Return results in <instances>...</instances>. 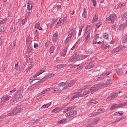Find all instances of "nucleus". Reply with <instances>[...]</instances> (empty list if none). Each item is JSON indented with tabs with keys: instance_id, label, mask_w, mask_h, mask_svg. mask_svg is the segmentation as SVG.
I'll return each instance as SVG.
<instances>
[{
	"instance_id": "obj_31",
	"label": "nucleus",
	"mask_w": 127,
	"mask_h": 127,
	"mask_svg": "<svg viewBox=\"0 0 127 127\" xmlns=\"http://www.w3.org/2000/svg\"><path fill=\"white\" fill-rule=\"evenodd\" d=\"M26 44L27 46L30 45L31 44V41L28 36L26 37Z\"/></svg>"
},
{
	"instance_id": "obj_12",
	"label": "nucleus",
	"mask_w": 127,
	"mask_h": 127,
	"mask_svg": "<svg viewBox=\"0 0 127 127\" xmlns=\"http://www.w3.org/2000/svg\"><path fill=\"white\" fill-rule=\"evenodd\" d=\"M37 77H38V74L37 73L31 76L29 80L30 84H32V82H33V81H36V80H38Z\"/></svg>"
},
{
	"instance_id": "obj_54",
	"label": "nucleus",
	"mask_w": 127,
	"mask_h": 127,
	"mask_svg": "<svg viewBox=\"0 0 127 127\" xmlns=\"http://www.w3.org/2000/svg\"><path fill=\"white\" fill-rule=\"evenodd\" d=\"M82 66H83V64H78V65H74L73 66H72V68H77V67H79V68L80 67H82Z\"/></svg>"
},
{
	"instance_id": "obj_33",
	"label": "nucleus",
	"mask_w": 127,
	"mask_h": 127,
	"mask_svg": "<svg viewBox=\"0 0 127 127\" xmlns=\"http://www.w3.org/2000/svg\"><path fill=\"white\" fill-rule=\"evenodd\" d=\"M53 94H57V93H60V91L57 87H54L52 91Z\"/></svg>"
},
{
	"instance_id": "obj_24",
	"label": "nucleus",
	"mask_w": 127,
	"mask_h": 127,
	"mask_svg": "<svg viewBox=\"0 0 127 127\" xmlns=\"http://www.w3.org/2000/svg\"><path fill=\"white\" fill-rule=\"evenodd\" d=\"M67 66L66 64H62L57 65V69H62V68H65Z\"/></svg>"
},
{
	"instance_id": "obj_51",
	"label": "nucleus",
	"mask_w": 127,
	"mask_h": 127,
	"mask_svg": "<svg viewBox=\"0 0 127 127\" xmlns=\"http://www.w3.org/2000/svg\"><path fill=\"white\" fill-rule=\"evenodd\" d=\"M6 21V19H1L0 21V24H4Z\"/></svg>"
},
{
	"instance_id": "obj_15",
	"label": "nucleus",
	"mask_w": 127,
	"mask_h": 127,
	"mask_svg": "<svg viewBox=\"0 0 127 127\" xmlns=\"http://www.w3.org/2000/svg\"><path fill=\"white\" fill-rule=\"evenodd\" d=\"M90 33H87L86 34H84L85 38V42L87 43L89 42L90 41V38H91V36H90Z\"/></svg>"
},
{
	"instance_id": "obj_9",
	"label": "nucleus",
	"mask_w": 127,
	"mask_h": 127,
	"mask_svg": "<svg viewBox=\"0 0 127 127\" xmlns=\"http://www.w3.org/2000/svg\"><path fill=\"white\" fill-rule=\"evenodd\" d=\"M117 16L116 14L110 15L109 17L106 19V21H109L111 23H114L115 22V19H116Z\"/></svg>"
},
{
	"instance_id": "obj_20",
	"label": "nucleus",
	"mask_w": 127,
	"mask_h": 127,
	"mask_svg": "<svg viewBox=\"0 0 127 127\" xmlns=\"http://www.w3.org/2000/svg\"><path fill=\"white\" fill-rule=\"evenodd\" d=\"M68 51V47H66L62 51L61 54V56H63V57H65L66 56V53Z\"/></svg>"
},
{
	"instance_id": "obj_46",
	"label": "nucleus",
	"mask_w": 127,
	"mask_h": 127,
	"mask_svg": "<svg viewBox=\"0 0 127 127\" xmlns=\"http://www.w3.org/2000/svg\"><path fill=\"white\" fill-rule=\"evenodd\" d=\"M54 50H55L54 46H51L50 49V53H53V52H54Z\"/></svg>"
},
{
	"instance_id": "obj_48",
	"label": "nucleus",
	"mask_w": 127,
	"mask_h": 127,
	"mask_svg": "<svg viewBox=\"0 0 127 127\" xmlns=\"http://www.w3.org/2000/svg\"><path fill=\"white\" fill-rule=\"evenodd\" d=\"M115 108H118V104H115L114 105L111 106V107L110 108V110H114Z\"/></svg>"
},
{
	"instance_id": "obj_25",
	"label": "nucleus",
	"mask_w": 127,
	"mask_h": 127,
	"mask_svg": "<svg viewBox=\"0 0 127 127\" xmlns=\"http://www.w3.org/2000/svg\"><path fill=\"white\" fill-rule=\"evenodd\" d=\"M61 110H62V108L56 107L52 110V113H58V112H60Z\"/></svg>"
},
{
	"instance_id": "obj_58",
	"label": "nucleus",
	"mask_w": 127,
	"mask_h": 127,
	"mask_svg": "<svg viewBox=\"0 0 127 127\" xmlns=\"http://www.w3.org/2000/svg\"><path fill=\"white\" fill-rule=\"evenodd\" d=\"M92 101L91 100L88 101L86 103V106H92Z\"/></svg>"
},
{
	"instance_id": "obj_38",
	"label": "nucleus",
	"mask_w": 127,
	"mask_h": 127,
	"mask_svg": "<svg viewBox=\"0 0 127 127\" xmlns=\"http://www.w3.org/2000/svg\"><path fill=\"white\" fill-rule=\"evenodd\" d=\"M60 19L61 20L62 24H64L65 21L67 20V17H64L63 18H60Z\"/></svg>"
},
{
	"instance_id": "obj_21",
	"label": "nucleus",
	"mask_w": 127,
	"mask_h": 127,
	"mask_svg": "<svg viewBox=\"0 0 127 127\" xmlns=\"http://www.w3.org/2000/svg\"><path fill=\"white\" fill-rule=\"evenodd\" d=\"M58 39V35L57 34V32H56V33H55L53 34L52 40V41H54V42H56Z\"/></svg>"
},
{
	"instance_id": "obj_8",
	"label": "nucleus",
	"mask_w": 127,
	"mask_h": 127,
	"mask_svg": "<svg viewBox=\"0 0 127 127\" xmlns=\"http://www.w3.org/2000/svg\"><path fill=\"white\" fill-rule=\"evenodd\" d=\"M79 59V55L75 53L72 55V57L69 59V62H71V63H75L77 60Z\"/></svg>"
},
{
	"instance_id": "obj_5",
	"label": "nucleus",
	"mask_w": 127,
	"mask_h": 127,
	"mask_svg": "<svg viewBox=\"0 0 127 127\" xmlns=\"http://www.w3.org/2000/svg\"><path fill=\"white\" fill-rule=\"evenodd\" d=\"M22 108L17 107L13 109V110L9 113L8 116H14L15 115H17L19 113H21L22 112Z\"/></svg>"
},
{
	"instance_id": "obj_62",
	"label": "nucleus",
	"mask_w": 127,
	"mask_h": 127,
	"mask_svg": "<svg viewBox=\"0 0 127 127\" xmlns=\"http://www.w3.org/2000/svg\"><path fill=\"white\" fill-rule=\"evenodd\" d=\"M83 91H84V88H80L78 90V94H81V93L83 92Z\"/></svg>"
},
{
	"instance_id": "obj_26",
	"label": "nucleus",
	"mask_w": 127,
	"mask_h": 127,
	"mask_svg": "<svg viewBox=\"0 0 127 127\" xmlns=\"http://www.w3.org/2000/svg\"><path fill=\"white\" fill-rule=\"evenodd\" d=\"M61 25H63V24H62V21H61V20H60V18H59L58 22L57 23V24L55 25V27L56 28H58L59 27H60Z\"/></svg>"
},
{
	"instance_id": "obj_56",
	"label": "nucleus",
	"mask_w": 127,
	"mask_h": 127,
	"mask_svg": "<svg viewBox=\"0 0 127 127\" xmlns=\"http://www.w3.org/2000/svg\"><path fill=\"white\" fill-rule=\"evenodd\" d=\"M34 88H35V84H33L29 86L28 89L29 90H32V89H34Z\"/></svg>"
},
{
	"instance_id": "obj_19",
	"label": "nucleus",
	"mask_w": 127,
	"mask_h": 127,
	"mask_svg": "<svg viewBox=\"0 0 127 127\" xmlns=\"http://www.w3.org/2000/svg\"><path fill=\"white\" fill-rule=\"evenodd\" d=\"M94 64L90 63L87 65L85 67V70H90V69H92V68L94 67Z\"/></svg>"
},
{
	"instance_id": "obj_64",
	"label": "nucleus",
	"mask_w": 127,
	"mask_h": 127,
	"mask_svg": "<svg viewBox=\"0 0 127 127\" xmlns=\"http://www.w3.org/2000/svg\"><path fill=\"white\" fill-rule=\"evenodd\" d=\"M99 34H96L95 36V38H94V40L95 41H97V40L98 39V38H99Z\"/></svg>"
},
{
	"instance_id": "obj_16",
	"label": "nucleus",
	"mask_w": 127,
	"mask_h": 127,
	"mask_svg": "<svg viewBox=\"0 0 127 127\" xmlns=\"http://www.w3.org/2000/svg\"><path fill=\"white\" fill-rule=\"evenodd\" d=\"M10 99H11V96H4L1 98V101H3V102H6V101H9Z\"/></svg>"
},
{
	"instance_id": "obj_11",
	"label": "nucleus",
	"mask_w": 127,
	"mask_h": 127,
	"mask_svg": "<svg viewBox=\"0 0 127 127\" xmlns=\"http://www.w3.org/2000/svg\"><path fill=\"white\" fill-rule=\"evenodd\" d=\"M125 47L123 45L120 46L119 47H117L115 48H114L112 51V52H120L121 50H123Z\"/></svg>"
},
{
	"instance_id": "obj_28",
	"label": "nucleus",
	"mask_w": 127,
	"mask_h": 127,
	"mask_svg": "<svg viewBox=\"0 0 127 127\" xmlns=\"http://www.w3.org/2000/svg\"><path fill=\"white\" fill-rule=\"evenodd\" d=\"M91 125H93L92 124V121L89 120L85 124H84L83 126H85L86 127H91Z\"/></svg>"
},
{
	"instance_id": "obj_44",
	"label": "nucleus",
	"mask_w": 127,
	"mask_h": 127,
	"mask_svg": "<svg viewBox=\"0 0 127 127\" xmlns=\"http://www.w3.org/2000/svg\"><path fill=\"white\" fill-rule=\"evenodd\" d=\"M126 26H127L126 25V24L123 23V24H122L121 25H120L119 29H124V28H125Z\"/></svg>"
},
{
	"instance_id": "obj_49",
	"label": "nucleus",
	"mask_w": 127,
	"mask_h": 127,
	"mask_svg": "<svg viewBox=\"0 0 127 127\" xmlns=\"http://www.w3.org/2000/svg\"><path fill=\"white\" fill-rule=\"evenodd\" d=\"M15 69L17 71H19V70L20 69V68H19V66L18 65V63H17V64H15Z\"/></svg>"
},
{
	"instance_id": "obj_3",
	"label": "nucleus",
	"mask_w": 127,
	"mask_h": 127,
	"mask_svg": "<svg viewBox=\"0 0 127 127\" xmlns=\"http://www.w3.org/2000/svg\"><path fill=\"white\" fill-rule=\"evenodd\" d=\"M113 82L114 81L113 80L108 79L106 82L102 83H99V84L100 85V87H101V88H107V87H109V86H111V85L113 84Z\"/></svg>"
},
{
	"instance_id": "obj_55",
	"label": "nucleus",
	"mask_w": 127,
	"mask_h": 127,
	"mask_svg": "<svg viewBox=\"0 0 127 127\" xmlns=\"http://www.w3.org/2000/svg\"><path fill=\"white\" fill-rule=\"evenodd\" d=\"M31 12V11H28V12L25 15V18H28V17H29V15H30V13Z\"/></svg>"
},
{
	"instance_id": "obj_53",
	"label": "nucleus",
	"mask_w": 127,
	"mask_h": 127,
	"mask_svg": "<svg viewBox=\"0 0 127 127\" xmlns=\"http://www.w3.org/2000/svg\"><path fill=\"white\" fill-rule=\"evenodd\" d=\"M125 105H126V102H123L122 103H120L119 105H118V108L120 107H124L125 106Z\"/></svg>"
},
{
	"instance_id": "obj_61",
	"label": "nucleus",
	"mask_w": 127,
	"mask_h": 127,
	"mask_svg": "<svg viewBox=\"0 0 127 127\" xmlns=\"http://www.w3.org/2000/svg\"><path fill=\"white\" fill-rule=\"evenodd\" d=\"M92 3L93 6H97V2L96 1V0H92Z\"/></svg>"
},
{
	"instance_id": "obj_1",
	"label": "nucleus",
	"mask_w": 127,
	"mask_h": 127,
	"mask_svg": "<svg viewBox=\"0 0 127 127\" xmlns=\"http://www.w3.org/2000/svg\"><path fill=\"white\" fill-rule=\"evenodd\" d=\"M22 99H23V95L19 92H16L12 98L11 103L13 105H14V104H16L17 102H20Z\"/></svg>"
},
{
	"instance_id": "obj_22",
	"label": "nucleus",
	"mask_w": 127,
	"mask_h": 127,
	"mask_svg": "<svg viewBox=\"0 0 127 127\" xmlns=\"http://www.w3.org/2000/svg\"><path fill=\"white\" fill-rule=\"evenodd\" d=\"M100 122V118L96 117L95 118L93 121H91L92 125H97L99 124Z\"/></svg>"
},
{
	"instance_id": "obj_52",
	"label": "nucleus",
	"mask_w": 127,
	"mask_h": 127,
	"mask_svg": "<svg viewBox=\"0 0 127 127\" xmlns=\"http://www.w3.org/2000/svg\"><path fill=\"white\" fill-rule=\"evenodd\" d=\"M65 123H66V122H65V119H61L58 122V124H65Z\"/></svg>"
},
{
	"instance_id": "obj_17",
	"label": "nucleus",
	"mask_w": 127,
	"mask_h": 127,
	"mask_svg": "<svg viewBox=\"0 0 127 127\" xmlns=\"http://www.w3.org/2000/svg\"><path fill=\"white\" fill-rule=\"evenodd\" d=\"M110 47V45L108 44L103 43L101 45L102 50H107Z\"/></svg>"
},
{
	"instance_id": "obj_30",
	"label": "nucleus",
	"mask_w": 127,
	"mask_h": 127,
	"mask_svg": "<svg viewBox=\"0 0 127 127\" xmlns=\"http://www.w3.org/2000/svg\"><path fill=\"white\" fill-rule=\"evenodd\" d=\"M76 98H81L80 93H77L76 95H75L74 96H73L72 97H71L70 100L71 101H73V100H75V99H76Z\"/></svg>"
},
{
	"instance_id": "obj_47",
	"label": "nucleus",
	"mask_w": 127,
	"mask_h": 127,
	"mask_svg": "<svg viewBox=\"0 0 127 127\" xmlns=\"http://www.w3.org/2000/svg\"><path fill=\"white\" fill-rule=\"evenodd\" d=\"M90 101H91L92 105H96V104H98V101H96L95 99H91Z\"/></svg>"
},
{
	"instance_id": "obj_7",
	"label": "nucleus",
	"mask_w": 127,
	"mask_h": 127,
	"mask_svg": "<svg viewBox=\"0 0 127 127\" xmlns=\"http://www.w3.org/2000/svg\"><path fill=\"white\" fill-rule=\"evenodd\" d=\"M89 94H90V89L87 88H84L83 93L82 94L79 93V95L80 96V98L82 97H84V98H86V97H88V96H89Z\"/></svg>"
},
{
	"instance_id": "obj_4",
	"label": "nucleus",
	"mask_w": 127,
	"mask_h": 127,
	"mask_svg": "<svg viewBox=\"0 0 127 127\" xmlns=\"http://www.w3.org/2000/svg\"><path fill=\"white\" fill-rule=\"evenodd\" d=\"M76 115H77V111L72 110L67 113L65 116L67 120H71V118L75 117Z\"/></svg>"
},
{
	"instance_id": "obj_57",
	"label": "nucleus",
	"mask_w": 127,
	"mask_h": 127,
	"mask_svg": "<svg viewBox=\"0 0 127 127\" xmlns=\"http://www.w3.org/2000/svg\"><path fill=\"white\" fill-rule=\"evenodd\" d=\"M123 19H127V12H125L123 15Z\"/></svg>"
},
{
	"instance_id": "obj_43",
	"label": "nucleus",
	"mask_w": 127,
	"mask_h": 127,
	"mask_svg": "<svg viewBox=\"0 0 127 127\" xmlns=\"http://www.w3.org/2000/svg\"><path fill=\"white\" fill-rule=\"evenodd\" d=\"M118 95H119V93L115 92V93H113L112 94V95L111 96L113 99H115V98H117V97H118Z\"/></svg>"
},
{
	"instance_id": "obj_27",
	"label": "nucleus",
	"mask_w": 127,
	"mask_h": 127,
	"mask_svg": "<svg viewBox=\"0 0 127 127\" xmlns=\"http://www.w3.org/2000/svg\"><path fill=\"white\" fill-rule=\"evenodd\" d=\"M37 121L38 122H39V119L31 120L29 122L28 124L30 125V126H32V125H34V123H35V122H37Z\"/></svg>"
},
{
	"instance_id": "obj_6",
	"label": "nucleus",
	"mask_w": 127,
	"mask_h": 127,
	"mask_svg": "<svg viewBox=\"0 0 127 127\" xmlns=\"http://www.w3.org/2000/svg\"><path fill=\"white\" fill-rule=\"evenodd\" d=\"M102 88L100 83L97 84L96 85H93L91 88L89 89L90 92H91V94H94L95 92H97L99 89H101Z\"/></svg>"
},
{
	"instance_id": "obj_41",
	"label": "nucleus",
	"mask_w": 127,
	"mask_h": 127,
	"mask_svg": "<svg viewBox=\"0 0 127 127\" xmlns=\"http://www.w3.org/2000/svg\"><path fill=\"white\" fill-rule=\"evenodd\" d=\"M82 17L86 18L87 17V11H86V8L84 9V11L82 14Z\"/></svg>"
},
{
	"instance_id": "obj_45",
	"label": "nucleus",
	"mask_w": 127,
	"mask_h": 127,
	"mask_svg": "<svg viewBox=\"0 0 127 127\" xmlns=\"http://www.w3.org/2000/svg\"><path fill=\"white\" fill-rule=\"evenodd\" d=\"M76 106H71L67 108V111H70L71 110H74V109H75Z\"/></svg>"
},
{
	"instance_id": "obj_13",
	"label": "nucleus",
	"mask_w": 127,
	"mask_h": 127,
	"mask_svg": "<svg viewBox=\"0 0 127 127\" xmlns=\"http://www.w3.org/2000/svg\"><path fill=\"white\" fill-rule=\"evenodd\" d=\"M27 8L28 11H31L32 10V2L29 0L27 4Z\"/></svg>"
},
{
	"instance_id": "obj_59",
	"label": "nucleus",
	"mask_w": 127,
	"mask_h": 127,
	"mask_svg": "<svg viewBox=\"0 0 127 127\" xmlns=\"http://www.w3.org/2000/svg\"><path fill=\"white\" fill-rule=\"evenodd\" d=\"M125 5H126V4H125L124 3H121L119 4V7L121 8H123V7L125 6Z\"/></svg>"
},
{
	"instance_id": "obj_14",
	"label": "nucleus",
	"mask_w": 127,
	"mask_h": 127,
	"mask_svg": "<svg viewBox=\"0 0 127 127\" xmlns=\"http://www.w3.org/2000/svg\"><path fill=\"white\" fill-rule=\"evenodd\" d=\"M73 36V33H70L68 36L67 37V38H66L65 41H64V43H67L68 42H69V41H70V40H71V39H72V37Z\"/></svg>"
},
{
	"instance_id": "obj_60",
	"label": "nucleus",
	"mask_w": 127,
	"mask_h": 127,
	"mask_svg": "<svg viewBox=\"0 0 127 127\" xmlns=\"http://www.w3.org/2000/svg\"><path fill=\"white\" fill-rule=\"evenodd\" d=\"M97 115H100V114H102V109H99L96 112Z\"/></svg>"
},
{
	"instance_id": "obj_36",
	"label": "nucleus",
	"mask_w": 127,
	"mask_h": 127,
	"mask_svg": "<svg viewBox=\"0 0 127 127\" xmlns=\"http://www.w3.org/2000/svg\"><path fill=\"white\" fill-rule=\"evenodd\" d=\"M66 86V82H60L58 84V87L61 88V87H64Z\"/></svg>"
},
{
	"instance_id": "obj_35",
	"label": "nucleus",
	"mask_w": 127,
	"mask_h": 127,
	"mask_svg": "<svg viewBox=\"0 0 127 127\" xmlns=\"http://www.w3.org/2000/svg\"><path fill=\"white\" fill-rule=\"evenodd\" d=\"M50 91V88H47L45 90L43 91L42 92H41V95H44V94H47L48 92H49Z\"/></svg>"
},
{
	"instance_id": "obj_2",
	"label": "nucleus",
	"mask_w": 127,
	"mask_h": 127,
	"mask_svg": "<svg viewBox=\"0 0 127 127\" xmlns=\"http://www.w3.org/2000/svg\"><path fill=\"white\" fill-rule=\"evenodd\" d=\"M74 84L75 81L73 80L69 81H67L65 82V86L63 89V90H69L71 87H73V86H74Z\"/></svg>"
},
{
	"instance_id": "obj_42",
	"label": "nucleus",
	"mask_w": 127,
	"mask_h": 127,
	"mask_svg": "<svg viewBox=\"0 0 127 127\" xmlns=\"http://www.w3.org/2000/svg\"><path fill=\"white\" fill-rule=\"evenodd\" d=\"M97 116V112H93L88 115V117H96Z\"/></svg>"
},
{
	"instance_id": "obj_39",
	"label": "nucleus",
	"mask_w": 127,
	"mask_h": 127,
	"mask_svg": "<svg viewBox=\"0 0 127 127\" xmlns=\"http://www.w3.org/2000/svg\"><path fill=\"white\" fill-rule=\"evenodd\" d=\"M103 37L105 39H108L109 38V34L107 32L104 33L103 34Z\"/></svg>"
},
{
	"instance_id": "obj_23",
	"label": "nucleus",
	"mask_w": 127,
	"mask_h": 127,
	"mask_svg": "<svg viewBox=\"0 0 127 127\" xmlns=\"http://www.w3.org/2000/svg\"><path fill=\"white\" fill-rule=\"evenodd\" d=\"M33 46L31 45H28L27 47V50L28 53H31L32 52Z\"/></svg>"
},
{
	"instance_id": "obj_34",
	"label": "nucleus",
	"mask_w": 127,
	"mask_h": 127,
	"mask_svg": "<svg viewBox=\"0 0 127 127\" xmlns=\"http://www.w3.org/2000/svg\"><path fill=\"white\" fill-rule=\"evenodd\" d=\"M44 72H45V68H42L37 72L36 74H38V76H39V75H41V74H42V73H44Z\"/></svg>"
},
{
	"instance_id": "obj_29",
	"label": "nucleus",
	"mask_w": 127,
	"mask_h": 127,
	"mask_svg": "<svg viewBox=\"0 0 127 127\" xmlns=\"http://www.w3.org/2000/svg\"><path fill=\"white\" fill-rule=\"evenodd\" d=\"M51 106V102H49L46 104H44L42 106V109H46V108H48L49 106Z\"/></svg>"
},
{
	"instance_id": "obj_10",
	"label": "nucleus",
	"mask_w": 127,
	"mask_h": 127,
	"mask_svg": "<svg viewBox=\"0 0 127 127\" xmlns=\"http://www.w3.org/2000/svg\"><path fill=\"white\" fill-rule=\"evenodd\" d=\"M53 76H54V74L53 73L50 74L48 76H46L45 77L41 79L40 82H42V83H43V82H45V81H47L48 80H49L50 78H52Z\"/></svg>"
},
{
	"instance_id": "obj_40",
	"label": "nucleus",
	"mask_w": 127,
	"mask_h": 127,
	"mask_svg": "<svg viewBox=\"0 0 127 127\" xmlns=\"http://www.w3.org/2000/svg\"><path fill=\"white\" fill-rule=\"evenodd\" d=\"M90 28H91V26H87V27L86 28L84 34H86V33H90V32H89V30H90Z\"/></svg>"
},
{
	"instance_id": "obj_50",
	"label": "nucleus",
	"mask_w": 127,
	"mask_h": 127,
	"mask_svg": "<svg viewBox=\"0 0 127 127\" xmlns=\"http://www.w3.org/2000/svg\"><path fill=\"white\" fill-rule=\"evenodd\" d=\"M98 16H97L96 15H95V16L93 17V19L92 21V23H94L95 21H96V20L98 19Z\"/></svg>"
},
{
	"instance_id": "obj_63",
	"label": "nucleus",
	"mask_w": 127,
	"mask_h": 127,
	"mask_svg": "<svg viewBox=\"0 0 127 127\" xmlns=\"http://www.w3.org/2000/svg\"><path fill=\"white\" fill-rule=\"evenodd\" d=\"M101 25H102V22H100L96 24V28H99V27H100Z\"/></svg>"
},
{
	"instance_id": "obj_37",
	"label": "nucleus",
	"mask_w": 127,
	"mask_h": 127,
	"mask_svg": "<svg viewBox=\"0 0 127 127\" xmlns=\"http://www.w3.org/2000/svg\"><path fill=\"white\" fill-rule=\"evenodd\" d=\"M4 32V27L0 25V34L3 33Z\"/></svg>"
},
{
	"instance_id": "obj_18",
	"label": "nucleus",
	"mask_w": 127,
	"mask_h": 127,
	"mask_svg": "<svg viewBox=\"0 0 127 127\" xmlns=\"http://www.w3.org/2000/svg\"><path fill=\"white\" fill-rule=\"evenodd\" d=\"M106 78H107V77H106V74H105V73H103L96 78V81H102V80H104V79Z\"/></svg>"
},
{
	"instance_id": "obj_32",
	"label": "nucleus",
	"mask_w": 127,
	"mask_h": 127,
	"mask_svg": "<svg viewBox=\"0 0 127 127\" xmlns=\"http://www.w3.org/2000/svg\"><path fill=\"white\" fill-rule=\"evenodd\" d=\"M35 28H37L39 30H42V28L40 27V23L39 22L37 23L35 25Z\"/></svg>"
}]
</instances>
